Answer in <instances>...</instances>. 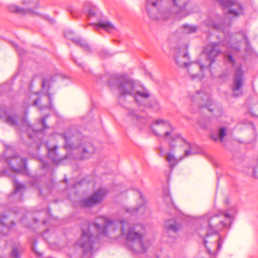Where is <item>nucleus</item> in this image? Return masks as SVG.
Segmentation results:
<instances>
[{"instance_id": "1", "label": "nucleus", "mask_w": 258, "mask_h": 258, "mask_svg": "<svg viewBox=\"0 0 258 258\" xmlns=\"http://www.w3.org/2000/svg\"><path fill=\"white\" fill-rule=\"evenodd\" d=\"M91 227L94 228L100 235L111 234L117 229L115 222L106 216H99L95 222L89 225L86 230L83 229L82 234L78 244L87 252L93 249V243L97 241V237L90 231Z\"/></svg>"}, {"instance_id": "2", "label": "nucleus", "mask_w": 258, "mask_h": 258, "mask_svg": "<svg viewBox=\"0 0 258 258\" xmlns=\"http://www.w3.org/2000/svg\"><path fill=\"white\" fill-rule=\"evenodd\" d=\"M121 234L125 238L126 247L136 253L145 252L149 246L148 241L145 240L146 230L142 224L130 225L126 220L120 221Z\"/></svg>"}, {"instance_id": "3", "label": "nucleus", "mask_w": 258, "mask_h": 258, "mask_svg": "<svg viewBox=\"0 0 258 258\" xmlns=\"http://www.w3.org/2000/svg\"><path fill=\"white\" fill-rule=\"evenodd\" d=\"M231 218V215L227 212L220 211L218 213H209L201 218V221L205 223L207 237L210 232L217 233L228 227L229 222L223 218Z\"/></svg>"}, {"instance_id": "4", "label": "nucleus", "mask_w": 258, "mask_h": 258, "mask_svg": "<svg viewBox=\"0 0 258 258\" xmlns=\"http://www.w3.org/2000/svg\"><path fill=\"white\" fill-rule=\"evenodd\" d=\"M176 63L181 68H185L192 79L198 76L197 73L199 70H203L205 64L202 63L189 62V57L187 50V47L180 49L175 57Z\"/></svg>"}, {"instance_id": "5", "label": "nucleus", "mask_w": 258, "mask_h": 258, "mask_svg": "<svg viewBox=\"0 0 258 258\" xmlns=\"http://www.w3.org/2000/svg\"><path fill=\"white\" fill-rule=\"evenodd\" d=\"M161 0H147L146 8L149 17L152 19H159V17L156 15L158 11L157 5ZM177 9V13H182L185 10L189 0H169Z\"/></svg>"}, {"instance_id": "6", "label": "nucleus", "mask_w": 258, "mask_h": 258, "mask_svg": "<svg viewBox=\"0 0 258 258\" xmlns=\"http://www.w3.org/2000/svg\"><path fill=\"white\" fill-rule=\"evenodd\" d=\"M155 124L159 125L161 130L165 131L164 135H160L159 133L154 131L152 127V130L154 132L156 136L163 138L165 140L170 139L169 146L171 150H173L175 145L173 144V142L180 139L178 135L173 134L174 130V127L171 125L169 122L162 119H158L155 121Z\"/></svg>"}, {"instance_id": "7", "label": "nucleus", "mask_w": 258, "mask_h": 258, "mask_svg": "<svg viewBox=\"0 0 258 258\" xmlns=\"http://www.w3.org/2000/svg\"><path fill=\"white\" fill-rule=\"evenodd\" d=\"M63 138L65 141L64 148L68 150L77 148L82 154L83 159L88 158L94 152V147L90 143L82 141L79 145L71 143L70 141L72 140V136L70 133L64 134Z\"/></svg>"}, {"instance_id": "8", "label": "nucleus", "mask_w": 258, "mask_h": 258, "mask_svg": "<svg viewBox=\"0 0 258 258\" xmlns=\"http://www.w3.org/2000/svg\"><path fill=\"white\" fill-rule=\"evenodd\" d=\"M117 90L121 95L134 94L135 90H138L136 82L132 79L125 77H119L116 80Z\"/></svg>"}, {"instance_id": "9", "label": "nucleus", "mask_w": 258, "mask_h": 258, "mask_svg": "<svg viewBox=\"0 0 258 258\" xmlns=\"http://www.w3.org/2000/svg\"><path fill=\"white\" fill-rule=\"evenodd\" d=\"M23 3L25 5H28L30 6V7L24 9L21 8L16 5H11L8 6V9L11 13L22 15L29 14L34 16L37 14L36 11L38 6L37 0H23Z\"/></svg>"}, {"instance_id": "10", "label": "nucleus", "mask_w": 258, "mask_h": 258, "mask_svg": "<svg viewBox=\"0 0 258 258\" xmlns=\"http://www.w3.org/2000/svg\"><path fill=\"white\" fill-rule=\"evenodd\" d=\"M225 13L233 17H237L243 14V9L241 4L235 0H218Z\"/></svg>"}, {"instance_id": "11", "label": "nucleus", "mask_w": 258, "mask_h": 258, "mask_svg": "<svg viewBox=\"0 0 258 258\" xmlns=\"http://www.w3.org/2000/svg\"><path fill=\"white\" fill-rule=\"evenodd\" d=\"M26 162V159L21 158L17 155L12 157L8 160V163L14 172L28 175Z\"/></svg>"}, {"instance_id": "12", "label": "nucleus", "mask_w": 258, "mask_h": 258, "mask_svg": "<svg viewBox=\"0 0 258 258\" xmlns=\"http://www.w3.org/2000/svg\"><path fill=\"white\" fill-rule=\"evenodd\" d=\"M107 194L106 188H101L97 191L93 192L91 196L87 199H84L82 204L85 207H91L101 203Z\"/></svg>"}, {"instance_id": "13", "label": "nucleus", "mask_w": 258, "mask_h": 258, "mask_svg": "<svg viewBox=\"0 0 258 258\" xmlns=\"http://www.w3.org/2000/svg\"><path fill=\"white\" fill-rule=\"evenodd\" d=\"M243 72L241 67H238L235 71V75L233 80L232 89L233 91V95L234 96L241 95L242 91L240 90L243 85Z\"/></svg>"}, {"instance_id": "14", "label": "nucleus", "mask_w": 258, "mask_h": 258, "mask_svg": "<svg viewBox=\"0 0 258 258\" xmlns=\"http://www.w3.org/2000/svg\"><path fill=\"white\" fill-rule=\"evenodd\" d=\"M220 47V43H212L206 47L205 52L207 54V59L209 61L208 63L209 67L215 61V57L221 53Z\"/></svg>"}, {"instance_id": "15", "label": "nucleus", "mask_w": 258, "mask_h": 258, "mask_svg": "<svg viewBox=\"0 0 258 258\" xmlns=\"http://www.w3.org/2000/svg\"><path fill=\"white\" fill-rule=\"evenodd\" d=\"M138 90L135 91L133 95L135 100L139 105H144V100L150 97V94L146 88H142V89L138 88Z\"/></svg>"}, {"instance_id": "16", "label": "nucleus", "mask_w": 258, "mask_h": 258, "mask_svg": "<svg viewBox=\"0 0 258 258\" xmlns=\"http://www.w3.org/2000/svg\"><path fill=\"white\" fill-rule=\"evenodd\" d=\"M71 33V31L65 32V36L68 38H70L78 46L81 47L83 50L86 52L90 53L91 52V48L90 46L86 42V41L81 38H69V34Z\"/></svg>"}, {"instance_id": "17", "label": "nucleus", "mask_w": 258, "mask_h": 258, "mask_svg": "<svg viewBox=\"0 0 258 258\" xmlns=\"http://www.w3.org/2000/svg\"><path fill=\"white\" fill-rule=\"evenodd\" d=\"M57 147L55 146L52 149H49L48 150V155L49 158L52 160V162L56 164H59L62 162V161L67 159V156H65L63 158H59L58 157V154L57 153Z\"/></svg>"}, {"instance_id": "18", "label": "nucleus", "mask_w": 258, "mask_h": 258, "mask_svg": "<svg viewBox=\"0 0 258 258\" xmlns=\"http://www.w3.org/2000/svg\"><path fill=\"white\" fill-rule=\"evenodd\" d=\"M89 25L94 26L97 30L101 28L107 32H110L115 29L113 24L107 21H102L98 24H90Z\"/></svg>"}, {"instance_id": "19", "label": "nucleus", "mask_w": 258, "mask_h": 258, "mask_svg": "<svg viewBox=\"0 0 258 258\" xmlns=\"http://www.w3.org/2000/svg\"><path fill=\"white\" fill-rule=\"evenodd\" d=\"M226 135V129L225 127H222L219 128L217 133H214L211 135V138L214 141L217 142L219 140L222 142L223 139Z\"/></svg>"}, {"instance_id": "20", "label": "nucleus", "mask_w": 258, "mask_h": 258, "mask_svg": "<svg viewBox=\"0 0 258 258\" xmlns=\"http://www.w3.org/2000/svg\"><path fill=\"white\" fill-rule=\"evenodd\" d=\"M182 30L183 33L189 34L195 33L197 30V27L194 25L185 24L182 26Z\"/></svg>"}, {"instance_id": "21", "label": "nucleus", "mask_w": 258, "mask_h": 258, "mask_svg": "<svg viewBox=\"0 0 258 258\" xmlns=\"http://www.w3.org/2000/svg\"><path fill=\"white\" fill-rule=\"evenodd\" d=\"M166 161L169 162L171 168H174L178 163L177 159L172 153H168L166 157Z\"/></svg>"}, {"instance_id": "22", "label": "nucleus", "mask_w": 258, "mask_h": 258, "mask_svg": "<svg viewBox=\"0 0 258 258\" xmlns=\"http://www.w3.org/2000/svg\"><path fill=\"white\" fill-rule=\"evenodd\" d=\"M2 117L7 123L11 125L17 124V118L15 116L8 115L7 113H6V116H4Z\"/></svg>"}, {"instance_id": "23", "label": "nucleus", "mask_w": 258, "mask_h": 258, "mask_svg": "<svg viewBox=\"0 0 258 258\" xmlns=\"http://www.w3.org/2000/svg\"><path fill=\"white\" fill-rule=\"evenodd\" d=\"M167 226L169 231H173L174 232H176L180 228L179 225L176 222H173L172 224L167 225Z\"/></svg>"}, {"instance_id": "24", "label": "nucleus", "mask_w": 258, "mask_h": 258, "mask_svg": "<svg viewBox=\"0 0 258 258\" xmlns=\"http://www.w3.org/2000/svg\"><path fill=\"white\" fill-rule=\"evenodd\" d=\"M8 221V217L5 215L0 216V223L6 226L8 229L10 228V226L8 225L7 222Z\"/></svg>"}, {"instance_id": "25", "label": "nucleus", "mask_w": 258, "mask_h": 258, "mask_svg": "<svg viewBox=\"0 0 258 258\" xmlns=\"http://www.w3.org/2000/svg\"><path fill=\"white\" fill-rule=\"evenodd\" d=\"M197 154V152L194 151L192 148H190L188 150L185 151L184 155L180 157V160H181L185 157H187Z\"/></svg>"}, {"instance_id": "26", "label": "nucleus", "mask_w": 258, "mask_h": 258, "mask_svg": "<svg viewBox=\"0 0 258 258\" xmlns=\"http://www.w3.org/2000/svg\"><path fill=\"white\" fill-rule=\"evenodd\" d=\"M206 24L211 27L215 29L221 30H222V25L221 24H216L213 21H211L209 23L207 22Z\"/></svg>"}, {"instance_id": "27", "label": "nucleus", "mask_w": 258, "mask_h": 258, "mask_svg": "<svg viewBox=\"0 0 258 258\" xmlns=\"http://www.w3.org/2000/svg\"><path fill=\"white\" fill-rule=\"evenodd\" d=\"M15 192H18L21 189H24L25 186L24 184L19 183L17 180H14Z\"/></svg>"}, {"instance_id": "28", "label": "nucleus", "mask_w": 258, "mask_h": 258, "mask_svg": "<svg viewBox=\"0 0 258 258\" xmlns=\"http://www.w3.org/2000/svg\"><path fill=\"white\" fill-rule=\"evenodd\" d=\"M11 255L14 258H19L20 257V254L17 248H13L11 252Z\"/></svg>"}, {"instance_id": "29", "label": "nucleus", "mask_w": 258, "mask_h": 258, "mask_svg": "<svg viewBox=\"0 0 258 258\" xmlns=\"http://www.w3.org/2000/svg\"><path fill=\"white\" fill-rule=\"evenodd\" d=\"M222 240L220 237H218V239L217 240V249L216 252H218L222 247Z\"/></svg>"}, {"instance_id": "30", "label": "nucleus", "mask_w": 258, "mask_h": 258, "mask_svg": "<svg viewBox=\"0 0 258 258\" xmlns=\"http://www.w3.org/2000/svg\"><path fill=\"white\" fill-rule=\"evenodd\" d=\"M47 117V116L43 117L40 119V121H41V123L42 124L43 127H42V128L40 130V131H42V130L47 128V126L46 125V123H45V120H46V119Z\"/></svg>"}, {"instance_id": "31", "label": "nucleus", "mask_w": 258, "mask_h": 258, "mask_svg": "<svg viewBox=\"0 0 258 258\" xmlns=\"http://www.w3.org/2000/svg\"><path fill=\"white\" fill-rule=\"evenodd\" d=\"M96 11L95 8H91L88 12V16L90 18L94 17L96 15Z\"/></svg>"}, {"instance_id": "32", "label": "nucleus", "mask_w": 258, "mask_h": 258, "mask_svg": "<svg viewBox=\"0 0 258 258\" xmlns=\"http://www.w3.org/2000/svg\"><path fill=\"white\" fill-rule=\"evenodd\" d=\"M30 131H33L34 132V133H35V134H36L38 132V131H37V130H36L35 129H33L32 126L31 125H29L28 126V129H27V132L28 133L29 137L30 138H33V137L31 135H30V133H29Z\"/></svg>"}, {"instance_id": "33", "label": "nucleus", "mask_w": 258, "mask_h": 258, "mask_svg": "<svg viewBox=\"0 0 258 258\" xmlns=\"http://www.w3.org/2000/svg\"><path fill=\"white\" fill-rule=\"evenodd\" d=\"M141 209H144V206H142V207H139V209H126V212H127V213H131V214H134V213H136V212L137 211L139 210V209L140 210Z\"/></svg>"}, {"instance_id": "34", "label": "nucleus", "mask_w": 258, "mask_h": 258, "mask_svg": "<svg viewBox=\"0 0 258 258\" xmlns=\"http://www.w3.org/2000/svg\"><path fill=\"white\" fill-rule=\"evenodd\" d=\"M204 241L205 246L206 247H207V248L209 253L211 254L212 253V252H211L210 249L207 246V244L208 241L206 239H204Z\"/></svg>"}, {"instance_id": "35", "label": "nucleus", "mask_w": 258, "mask_h": 258, "mask_svg": "<svg viewBox=\"0 0 258 258\" xmlns=\"http://www.w3.org/2000/svg\"><path fill=\"white\" fill-rule=\"evenodd\" d=\"M39 102H40V99L38 98L34 101L33 104L34 105L37 106L39 105Z\"/></svg>"}, {"instance_id": "36", "label": "nucleus", "mask_w": 258, "mask_h": 258, "mask_svg": "<svg viewBox=\"0 0 258 258\" xmlns=\"http://www.w3.org/2000/svg\"><path fill=\"white\" fill-rule=\"evenodd\" d=\"M228 57L229 60L231 62H233L234 61V59L233 58L232 56L231 55H229Z\"/></svg>"}, {"instance_id": "37", "label": "nucleus", "mask_w": 258, "mask_h": 258, "mask_svg": "<svg viewBox=\"0 0 258 258\" xmlns=\"http://www.w3.org/2000/svg\"><path fill=\"white\" fill-rule=\"evenodd\" d=\"M42 87H44V86H45V81L44 80H43L42 82Z\"/></svg>"}, {"instance_id": "38", "label": "nucleus", "mask_w": 258, "mask_h": 258, "mask_svg": "<svg viewBox=\"0 0 258 258\" xmlns=\"http://www.w3.org/2000/svg\"><path fill=\"white\" fill-rule=\"evenodd\" d=\"M221 112H220L219 114H215L214 115L216 117H218V116H220L221 115Z\"/></svg>"}, {"instance_id": "39", "label": "nucleus", "mask_w": 258, "mask_h": 258, "mask_svg": "<svg viewBox=\"0 0 258 258\" xmlns=\"http://www.w3.org/2000/svg\"><path fill=\"white\" fill-rule=\"evenodd\" d=\"M33 243H34L33 244H34V246H35L37 244V241L35 240H34Z\"/></svg>"}, {"instance_id": "40", "label": "nucleus", "mask_w": 258, "mask_h": 258, "mask_svg": "<svg viewBox=\"0 0 258 258\" xmlns=\"http://www.w3.org/2000/svg\"><path fill=\"white\" fill-rule=\"evenodd\" d=\"M208 109L209 110V111L212 112L213 111V109L211 108H209Z\"/></svg>"}, {"instance_id": "41", "label": "nucleus", "mask_w": 258, "mask_h": 258, "mask_svg": "<svg viewBox=\"0 0 258 258\" xmlns=\"http://www.w3.org/2000/svg\"><path fill=\"white\" fill-rule=\"evenodd\" d=\"M206 99H207V100H208V99H209V96L206 95Z\"/></svg>"}, {"instance_id": "42", "label": "nucleus", "mask_w": 258, "mask_h": 258, "mask_svg": "<svg viewBox=\"0 0 258 258\" xmlns=\"http://www.w3.org/2000/svg\"><path fill=\"white\" fill-rule=\"evenodd\" d=\"M11 223L12 224H13V225H15V223L13 221H11Z\"/></svg>"}, {"instance_id": "43", "label": "nucleus", "mask_w": 258, "mask_h": 258, "mask_svg": "<svg viewBox=\"0 0 258 258\" xmlns=\"http://www.w3.org/2000/svg\"><path fill=\"white\" fill-rule=\"evenodd\" d=\"M234 49L236 50H238V48H234Z\"/></svg>"}, {"instance_id": "44", "label": "nucleus", "mask_w": 258, "mask_h": 258, "mask_svg": "<svg viewBox=\"0 0 258 258\" xmlns=\"http://www.w3.org/2000/svg\"><path fill=\"white\" fill-rule=\"evenodd\" d=\"M245 39L247 42V37L245 36Z\"/></svg>"}, {"instance_id": "45", "label": "nucleus", "mask_w": 258, "mask_h": 258, "mask_svg": "<svg viewBox=\"0 0 258 258\" xmlns=\"http://www.w3.org/2000/svg\"><path fill=\"white\" fill-rule=\"evenodd\" d=\"M64 182H67V179H65L64 180Z\"/></svg>"}, {"instance_id": "46", "label": "nucleus", "mask_w": 258, "mask_h": 258, "mask_svg": "<svg viewBox=\"0 0 258 258\" xmlns=\"http://www.w3.org/2000/svg\"><path fill=\"white\" fill-rule=\"evenodd\" d=\"M32 250H34V246H33V247H32Z\"/></svg>"}, {"instance_id": "47", "label": "nucleus", "mask_w": 258, "mask_h": 258, "mask_svg": "<svg viewBox=\"0 0 258 258\" xmlns=\"http://www.w3.org/2000/svg\"><path fill=\"white\" fill-rule=\"evenodd\" d=\"M199 234H200V235H202V232H201L200 231H199Z\"/></svg>"}, {"instance_id": "48", "label": "nucleus", "mask_w": 258, "mask_h": 258, "mask_svg": "<svg viewBox=\"0 0 258 258\" xmlns=\"http://www.w3.org/2000/svg\"><path fill=\"white\" fill-rule=\"evenodd\" d=\"M188 14H189V13H186V14H185V16H187V15H188Z\"/></svg>"}]
</instances>
